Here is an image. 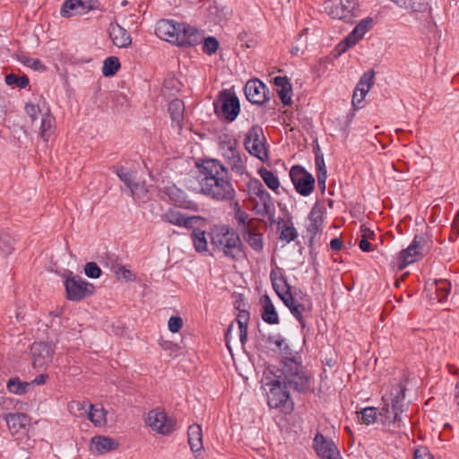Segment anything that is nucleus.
<instances>
[{
  "label": "nucleus",
  "mask_w": 459,
  "mask_h": 459,
  "mask_svg": "<svg viewBox=\"0 0 459 459\" xmlns=\"http://www.w3.org/2000/svg\"><path fill=\"white\" fill-rule=\"evenodd\" d=\"M344 53V39H342L338 45L335 47V48L332 51L329 56L325 57V59H321L320 63L322 62H328L330 60H333L341 56Z\"/></svg>",
  "instance_id": "nucleus-52"
},
{
  "label": "nucleus",
  "mask_w": 459,
  "mask_h": 459,
  "mask_svg": "<svg viewBox=\"0 0 459 459\" xmlns=\"http://www.w3.org/2000/svg\"><path fill=\"white\" fill-rule=\"evenodd\" d=\"M414 459H433L426 447L417 449L414 453Z\"/></svg>",
  "instance_id": "nucleus-58"
},
{
  "label": "nucleus",
  "mask_w": 459,
  "mask_h": 459,
  "mask_svg": "<svg viewBox=\"0 0 459 459\" xmlns=\"http://www.w3.org/2000/svg\"><path fill=\"white\" fill-rule=\"evenodd\" d=\"M106 414L107 411L105 409L100 405H90V411H89V420L95 425V426H102L106 423Z\"/></svg>",
  "instance_id": "nucleus-37"
},
{
  "label": "nucleus",
  "mask_w": 459,
  "mask_h": 459,
  "mask_svg": "<svg viewBox=\"0 0 459 459\" xmlns=\"http://www.w3.org/2000/svg\"><path fill=\"white\" fill-rule=\"evenodd\" d=\"M65 288L67 299L72 301H80L91 296L94 292L93 284L72 273L65 278Z\"/></svg>",
  "instance_id": "nucleus-7"
},
{
  "label": "nucleus",
  "mask_w": 459,
  "mask_h": 459,
  "mask_svg": "<svg viewBox=\"0 0 459 459\" xmlns=\"http://www.w3.org/2000/svg\"><path fill=\"white\" fill-rule=\"evenodd\" d=\"M359 247L361 251L363 252H370L373 250L372 244L367 240L361 238V239L359 241Z\"/></svg>",
  "instance_id": "nucleus-61"
},
{
  "label": "nucleus",
  "mask_w": 459,
  "mask_h": 459,
  "mask_svg": "<svg viewBox=\"0 0 459 459\" xmlns=\"http://www.w3.org/2000/svg\"><path fill=\"white\" fill-rule=\"evenodd\" d=\"M55 118L48 112L41 115L39 131L44 142H48L54 133Z\"/></svg>",
  "instance_id": "nucleus-30"
},
{
  "label": "nucleus",
  "mask_w": 459,
  "mask_h": 459,
  "mask_svg": "<svg viewBox=\"0 0 459 459\" xmlns=\"http://www.w3.org/2000/svg\"><path fill=\"white\" fill-rule=\"evenodd\" d=\"M279 97L283 105L288 106L291 104L292 88L289 80L285 76H276L273 79Z\"/></svg>",
  "instance_id": "nucleus-25"
},
{
  "label": "nucleus",
  "mask_w": 459,
  "mask_h": 459,
  "mask_svg": "<svg viewBox=\"0 0 459 459\" xmlns=\"http://www.w3.org/2000/svg\"><path fill=\"white\" fill-rule=\"evenodd\" d=\"M314 447L322 459H337L340 453L332 441L325 439L323 434L317 432L314 438Z\"/></svg>",
  "instance_id": "nucleus-16"
},
{
  "label": "nucleus",
  "mask_w": 459,
  "mask_h": 459,
  "mask_svg": "<svg viewBox=\"0 0 459 459\" xmlns=\"http://www.w3.org/2000/svg\"><path fill=\"white\" fill-rule=\"evenodd\" d=\"M323 7L325 13L332 19L342 20L344 17L342 0H325Z\"/></svg>",
  "instance_id": "nucleus-29"
},
{
  "label": "nucleus",
  "mask_w": 459,
  "mask_h": 459,
  "mask_svg": "<svg viewBox=\"0 0 459 459\" xmlns=\"http://www.w3.org/2000/svg\"><path fill=\"white\" fill-rule=\"evenodd\" d=\"M267 86L258 79L249 80L245 86V94L248 101L262 105L269 100Z\"/></svg>",
  "instance_id": "nucleus-14"
},
{
  "label": "nucleus",
  "mask_w": 459,
  "mask_h": 459,
  "mask_svg": "<svg viewBox=\"0 0 459 459\" xmlns=\"http://www.w3.org/2000/svg\"><path fill=\"white\" fill-rule=\"evenodd\" d=\"M93 449L98 454H105L118 447V442L112 437L100 436L91 439Z\"/></svg>",
  "instance_id": "nucleus-26"
},
{
  "label": "nucleus",
  "mask_w": 459,
  "mask_h": 459,
  "mask_svg": "<svg viewBox=\"0 0 459 459\" xmlns=\"http://www.w3.org/2000/svg\"><path fill=\"white\" fill-rule=\"evenodd\" d=\"M244 145L246 150L253 156L262 161L268 159V153L265 148V136L263 128L258 126H253L246 135Z\"/></svg>",
  "instance_id": "nucleus-6"
},
{
  "label": "nucleus",
  "mask_w": 459,
  "mask_h": 459,
  "mask_svg": "<svg viewBox=\"0 0 459 459\" xmlns=\"http://www.w3.org/2000/svg\"><path fill=\"white\" fill-rule=\"evenodd\" d=\"M210 235L212 244L228 258L238 261L245 256V246L239 234L230 226L222 225Z\"/></svg>",
  "instance_id": "nucleus-5"
},
{
  "label": "nucleus",
  "mask_w": 459,
  "mask_h": 459,
  "mask_svg": "<svg viewBox=\"0 0 459 459\" xmlns=\"http://www.w3.org/2000/svg\"><path fill=\"white\" fill-rule=\"evenodd\" d=\"M375 73L369 70L361 76L352 96V106L354 109L359 108V104L364 100L370 87L374 84Z\"/></svg>",
  "instance_id": "nucleus-15"
},
{
  "label": "nucleus",
  "mask_w": 459,
  "mask_h": 459,
  "mask_svg": "<svg viewBox=\"0 0 459 459\" xmlns=\"http://www.w3.org/2000/svg\"><path fill=\"white\" fill-rule=\"evenodd\" d=\"M170 198L175 202L176 205L179 207L191 208L192 202L186 200L185 194L178 188L171 191Z\"/></svg>",
  "instance_id": "nucleus-47"
},
{
  "label": "nucleus",
  "mask_w": 459,
  "mask_h": 459,
  "mask_svg": "<svg viewBox=\"0 0 459 459\" xmlns=\"http://www.w3.org/2000/svg\"><path fill=\"white\" fill-rule=\"evenodd\" d=\"M17 59L19 62L23 64L24 65L32 68L35 71H45L46 66L41 63L39 59H33L25 55L17 56Z\"/></svg>",
  "instance_id": "nucleus-44"
},
{
  "label": "nucleus",
  "mask_w": 459,
  "mask_h": 459,
  "mask_svg": "<svg viewBox=\"0 0 459 459\" xmlns=\"http://www.w3.org/2000/svg\"><path fill=\"white\" fill-rule=\"evenodd\" d=\"M29 78L26 75L18 77L14 74H9L5 76V83L7 85H16L20 89H25L29 85Z\"/></svg>",
  "instance_id": "nucleus-45"
},
{
  "label": "nucleus",
  "mask_w": 459,
  "mask_h": 459,
  "mask_svg": "<svg viewBox=\"0 0 459 459\" xmlns=\"http://www.w3.org/2000/svg\"><path fill=\"white\" fill-rule=\"evenodd\" d=\"M201 193L213 200L231 202L236 191L230 181L228 169L217 160H206L198 166Z\"/></svg>",
  "instance_id": "nucleus-2"
},
{
  "label": "nucleus",
  "mask_w": 459,
  "mask_h": 459,
  "mask_svg": "<svg viewBox=\"0 0 459 459\" xmlns=\"http://www.w3.org/2000/svg\"><path fill=\"white\" fill-rule=\"evenodd\" d=\"M28 384L22 383L18 377L10 378L7 383L9 392L15 394H23L27 392Z\"/></svg>",
  "instance_id": "nucleus-43"
},
{
  "label": "nucleus",
  "mask_w": 459,
  "mask_h": 459,
  "mask_svg": "<svg viewBox=\"0 0 459 459\" xmlns=\"http://www.w3.org/2000/svg\"><path fill=\"white\" fill-rule=\"evenodd\" d=\"M405 391L406 385L401 381L398 385L392 390L390 397L385 399L384 396L383 399L385 402L391 401L392 403L398 405V407L403 408V410H405L406 404L403 403L405 398Z\"/></svg>",
  "instance_id": "nucleus-33"
},
{
  "label": "nucleus",
  "mask_w": 459,
  "mask_h": 459,
  "mask_svg": "<svg viewBox=\"0 0 459 459\" xmlns=\"http://www.w3.org/2000/svg\"><path fill=\"white\" fill-rule=\"evenodd\" d=\"M117 174L120 180L124 182V184L131 189L132 193H134V189L138 186V184L134 182L135 177L134 173L130 170H125L123 168L117 170Z\"/></svg>",
  "instance_id": "nucleus-41"
},
{
  "label": "nucleus",
  "mask_w": 459,
  "mask_h": 459,
  "mask_svg": "<svg viewBox=\"0 0 459 459\" xmlns=\"http://www.w3.org/2000/svg\"><path fill=\"white\" fill-rule=\"evenodd\" d=\"M25 112L30 117L31 123L34 124L37 122L39 118V114L40 113V109L38 106L27 103L25 106Z\"/></svg>",
  "instance_id": "nucleus-53"
},
{
  "label": "nucleus",
  "mask_w": 459,
  "mask_h": 459,
  "mask_svg": "<svg viewBox=\"0 0 459 459\" xmlns=\"http://www.w3.org/2000/svg\"><path fill=\"white\" fill-rule=\"evenodd\" d=\"M403 411H404L403 408L398 407V405L392 403V406H390L389 403H385L382 407L378 415L380 417V420H381L382 424H384V425H387L390 423L396 424L401 420L400 414Z\"/></svg>",
  "instance_id": "nucleus-24"
},
{
  "label": "nucleus",
  "mask_w": 459,
  "mask_h": 459,
  "mask_svg": "<svg viewBox=\"0 0 459 459\" xmlns=\"http://www.w3.org/2000/svg\"><path fill=\"white\" fill-rule=\"evenodd\" d=\"M5 424L12 435L18 433L25 428L28 422V416L22 412L5 413L3 415Z\"/></svg>",
  "instance_id": "nucleus-21"
},
{
  "label": "nucleus",
  "mask_w": 459,
  "mask_h": 459,
  "mask_svg": "<svg viewBox=\"0 0 459 459\" xmlns=\"http://www.w3.org/2000/svg\"><path fill=\"white\" fill-rule=\"evenodd\" d=\"M187 436L189 446L192 452L195 454V457H198L204 448L201 427L197 424L189 426Z\"/></svg>",
  "instance_id": "nucleus-23"
},
{
  "label": "nucleus",
  "mask_w": 459,
  "mask_h": 459,
  "mask_svg": "<svg viewBox=\"0 0 459 459\" xmlns=\"http://www.w3.org/2000/svg\"><path fill=\"white\" fill-rule=\"evenodd\" d=\"M191 238L193 239L195 249L197 252H204L207 249V240L205 237V230H203L195 226L192 228Z\"/></svg>",
  "instance_id": "nucleus-36"
},
{
  "label": "nucleus",
  "mask_w": 459,
  "mask_h": 459,
  "mask_svg": "<svg viewBox=\"0 0 459 459\" xmlns=\"http://www.w3.org/2000/svg\"><path fill=\"white\" fill-rule=\"evenodd\" d=\"M84 273L89 278L97 279L101 275V269L94 262H89L84 265Z\"/></svg>",
  "instance_id": "nucleus-50"
},
{
  "label": "nucleus",
  "mask_w": 459,
  "mask_h": 459,
  "mask_svg": "<svg viewBox=\"0 0 459 459\" xmlns=\"http://www.w3.org/2000/svg\"><path fill=\"white\" fill-rule=\"evenodd\" d=\"M168 111L172 121L176 122L179 126L183 121L185 104L179 99H175L169 103Z\"/></svg>",
  "instance_id": "nucleus-32"
},
{
  "label": "nucleus",
  "mask_w": 459,
  "mask_h": 459,
  "mask_svg": "<svg viewBox=\"0 0 459 459\" xmlns=\"http://www.w3.org/2000/svg\"><path fill=\"white\" fill-rule=\"evenodd\" d=\"M120 68V63L117 56H109L104 60L102 74L108 77L117 74Z\"/></svg>",
  "instance_id": "nucleus-39"
},
{
  "label": "nucleus",
  "mask_w": 459,
  "mask_h": 459,
  "mask_svg": "<svg viewBox=\"0 0 459 459\" xmlns=\"http://www.w3.org/2000/svg\"><path fill=\"white\" fill-rule=\"evenodd\" d=\"M238 309V315L237 318L238 324L235 325L231 324L225 333L226 344H230L232 341L231 335L235 333L236 336L239 337L241 344H245L247 341V324L249 320V312L246 309H240L239 306L237 307Z\"/></svg>",
  "instance_id": "nucleus-11"
},
{
  "label": "nucleus",
  "mask_w": 459,
  "mask_h": 459,
  "mask_svg": "<svg viewBox=\"0 0 459 459\" xmlns=\"http://www.w3.org/2000/svg\"><path fill=\"white\" fill-rule=\"evenodd\" d=\"M256 348H258V346H235L236 351H242L247 355L249 360H252V358L254 357L253 351Z\"/></svg>",
  "instance_id": "nucleus-57"
},
{
  "label": "nucleus",
  "mask_w": 459,
  "mask_h": 459,
  "mask_svg": "<svg viewBox=\"0 0 459 459\" xmlns=\"http://www.w3.org/2000/svg\"><path fill=\"white\" fill-rule=\"evenodd\" d=\"M278 229L281 231L280 238L281 240L286 241L287 243H290V242L295 240L298 237V231L293 227V225H289L281 218H280V220L278 221Z\"/></svg>",
  "instance_id": "nucleus-34"
},
{
  "label": "nucleus",
  "mask_w": 459,
  "mask_h": 459,
  "mask_svg": "<svg viewBox=\"0 0 459 459\" xmlns=\"http://www.w3.org/2000/svg\"><path fill=\"white\" fill-rule=\"evenodd\" d=\"M281 300L286 307H289L291 314L300 322L302 323V314L301 311L304 309L303 305L298 303L292 297V294L287 295V297H281Z\"/></svg>",
  "instance_id": "nucleus-38"
},
{
  "label": "nucleus",
  "mask_w": 459,
  "mask_h": 459,
  "mask_svg": "<svg viewBox=\"0 0 459 459\" xmlns=\"http://www.w3.org/2000/svg\"><path fill=\"white\" fill-rule=\"evenodd\" d=\"M148 425L161 435H169L176 429V421L157 409L149 411L147 416Z\"/></svg>",
  "instance_id": "nucleus-10"
},
{
  "label": "nucleus",
  "mask_w": 459,
  "mask_h": 459,
  "mask_svg": "<svg viewBox=\"0 0 459 459\" xmlns=\"http://www.w3.org/2000/svg\"><path fill=\"white\" fill-rule=\"evenodd\" d=\"M263 302V312H262V318L263 320L271 325L278 324L279 323V316L276 312V309L271 301V299L268 295H264L262 298Z\"/></svg>",
  "instance_id": "nucleus-28"
},
{
  "label": "nucleus",
  "mask_w": 459,
  "mask_h": 459,
  "mask_svg": "<svg viewBox=\"0 0 459 459\" xmlns=\"http://www.w3.org/2000/svg\"><path fill=\"white\" fill-rule=\"evenodd\" d=\"M245 240L247 244L255 251H261L263 249V238L262 234L256 233L253 230V228L245 230L242 231Z\"/></svg>",
  "instance_id": "nucleus-35"
},
{
  "label": "nucleus",
  "mask_w": 459,
  "mask_h": 459,
  "mask_svg": "<svg viewBox=\"0 0 459 459\" xmlns=\"http://www.w3.org/2000/svg\"><path fill=\"white\" fill-rule=\"evenodd\" d=\"M350 214L352 218L361 221L364 219V212L361 206H355L350 211Z\"/></svg>",
  "instance_id": "nucleus-59"
},
{
  "label": "nucleus",
  "mask_w": 459,
  "mask_h": 459,
  "mask_svg": "<svg viewBox=\"0 0 459 459\" xmlns=\"http://www.w3.org/2000/svg\"><path fill=\"white\" fill-rule=\"evenodd\" d=\"M108 34L113 44L118 48H127L132 43L130 34L117 22H111L109 24Z\"/></svg>",
  "instance_id": "nucleus-19"
},
{
  "label": "nucleus",
  "mask_w": 459,
  "mask_h": 459,
  "mask_svg": "<svg viewBox=\"0 0 459 459\" xmlns=\"http://www.w3.org/2000/svg\"><path fill=\"white\" fill-rule=\"evenodd\" d=\"M343 246V242L340 238H335L331 240L330 247L333 250H340Z\"/></svg>",
  "instance_id": "nucleus-64"
},
{
  "label": "nucleus",
  "mask_w": 459,
  "mask_h": 459,
  "mask_svg": "<svg viewBox=\"0 0 459 459\" xmlns=\"http://www.w3.org/2000/svg\"><path fill=\"white\" fill-rule=\"evenodd\" d=\"M155 33L160 39L179 47H194L204 40L203 51L207 55L214 54L219 48L216 38L210 36L204 39L202 31L185 22L160 20L157 22Z\"/></svg>",
  "instance_id": "nucleus-1"
},
{
  "label": "nucleus",
  "mask_w": 459,
  "mask_h": 459,
  "mask_svg": "<svg viewBox=\"0 0 459 459\" xmlns=\"http://www.w3.org/2000/svg\"><path fill=\"white\" fill-rule=\"evenodd\" d=\"M54 352L53 346H30L33 367L41 368L47 366L51 362Z\"/></svg>",
  "instance_id": "nucleus-18"
},
{
  "label": "nucleus",
  "mask_w": 459,
  "mask_h": 459,
  "mask_svg": "<svg viewBox=\"0 0 459 459\" xmlns=\"http://www.w3.org/2000/svg\"><path fill=\"white\" fill-rule=\"evenodd\" d=\"M263 184L258 179H253L250 180L247 188H248V195H250V199H253V196H255V194H257L258 191H260V188H263Z\"/></svg>",
  "instance_id": "nucleus-55"
},
{
  "label": "nucleus",
  "mask_w": 459,
  "mask_h": 459,
  "mask_svg": "<svg viewBox=\"0 0 459 459\" xmlns=\"http://www.w3.org/2000/svg\"><path fill=\"white\" fill-rule=\"evenodd\" d=\"M307 30L308 29H304L299 35V39H297V45L294 46L290 50V53L292 55H298L299 52L304 53V51L306 50L307 47Z\"/></svg>",
  "instance_id": "nucleus-46"
},
{
  "label": "nucleus",
  "mask_w": 459,
  "mask_h": 459,
  "mask_svg": "<svg viewBox=\"0 0 459 459\" xmlns=\"http://www.w3.org/2000/svg\"><path fill=\"white\" fill-rule=\"evenodd\" d=\"M239 152L236 148L235 144H231L228 147L226 152H224L223 156L226 159L227 161L231 160V157L235 156L236 153H238Z\"/></svg>",
  "instance_id": "nucleus-60"
},
{
  "label": "nucleus",
  "mask_w": 459,
  "mask_h": 459,
  "mask_svg": "<svg viewBox=\"0 0 459 459\" xmlns=\"http://www.w3.org/2000/svg\"><path fill=\"white\" fill-rule=\"evenodd\" d=\"M231 170L237 174L242 175L245 171L244 162L240 157L239 152L236 153L235 156L231 157V160L227 161Z\"/></svg>",
  "instance_id": "nucleus-48"
},
{
  "label": "nucleus",
  "mask_w": 459,
  "mask_h": 459,
  "mask_svg": "<svg viewBox=\"0 0 459 459\" xmlns=\"http://www.w3.org/2000/svg\"><path fill=\"white\" fill-rule=\"evenodd\" d=\"M359 232H360V237L367 240H375L377 238L376 233L364 224L360 225Z\"/></svg>",
  "instance_id": "nucleus-56"
},
{
  "label": "nucleus",
  "mask_w": 459,
  "mask_h": 459,
  "mask_svg": "<svg viewBox=\"0 0 459 459\" xmlns=\"http://www.w3.org/2000/svg\"><path fill=\"white\" fill-rule=\"evenodd\" d=\"M168 326L170 332L178 333L183 326V320L180 316H171L169 319Z\"/></svg>",
  "instance_id": "nucleus-54"
},
{
  "label": "nucleus",
  "mask_w": 459,
  "mask_h": 459,
  "mask_svg": "<svg viewBox=\"0 0 459 459\" xmlns=\"http://www.w3.org/2000/svg\"><path fill=\"white\" fill-rule=\"evenodd\" d=\"M361 420L365 424L374 423L377 420V412L375 407H368L361 411Z\"/></svg>",
  "instance_id": "nucleus-49"
},
{
  "label": "nucleus",
  "mask_w": 459,
  "mask_h": 459,
  "mask_svg": "<svg viewBox=\"0 0 459 459\" xmlns=\"http://www.w3.org/2000/svg\"><path fill=\"white\" fill-rule=\"evenodd\" d=\"M373 22L372 18L368 17L360 21L359 24L346 36V50L356 45L370 29Z\"/></svg>",
  "instance_id": "nucleus-20"
},
{
  "label": "nucleus",
  "mask_w": 459,
  "mask_h": 459,
  "mask_svg": "<svg viewBox=\"0 0 459 459\" xmlns=\"http://www.w3.org/2000/svg\"><path fill=\"white\" fill-rule=\"evenodd\" d=\"M322 224L323 212L319 207L314 206L309 212L308 224L307 225V230L310 242L313 241V238L321 230Z\"/></svg>",
  "instance_id": "nucleus-22"
},
{
  "label": "nucleus",
  "mask_w": 459,
  "mask_h": 459,
  "mask_svg": "<svg viewBox=\"0 0 459 459\" xmlns=\"http://www.w3.org/2000/svg\"><path fill=\"white\" fill-rule=\"evenodd\" d=\"M214 109L218 116L222 115L227 121L232 122L240 111L239 100L235 94L222 91L217 102H214Z\"/></svg>",
  "instance_id": "nucleus-8"
},
{
  "label": "nucleus",
  "mask_w": 459,
  "mask_h": 459,
  "mask_svg": "<svg viewBox=\"0 0 459 459\" xmlns=\"http://www.w3.org/2000/svg\"><path fill=\"white\" fill-rule=\"evenodd\" d=\"M437 292L438 296V300L443 301L449 293L450 290V283L447 281H439L437 283Z\"/></svg>",
  "instance_id": "nucleus-51"
},
{
  "label": "nucleus",
  "mask_w": 459,
  "mask_h": 459,
  "mask_svg": "<svg viewBox=\"0 0 459 459\" xmlns=\"http://www.w3.org/2000/svg\"><path fill=\"white\" fill-rule=\"evenodd\" d=\"M261 383L268 386L267 403L270 408L293 410V403L290 400V393L283 380L275 371V366H268L264 371Z\"/></svg>",
  "instance_id": "nucleus-4"
},
{
  "label": "nucleus",
  "mask_w": 459,
  "mask_h": 459,
  "mask_svg": "<svg viewBox=\"0 0 459 459\" xmlns=\"http://www.w3.org/2000/svg\"><path fill=\"white\" fill-rule=\"evenodd\" d=\"M290 178L295 190L303 196L309 195L315 187V178L301 165H294L290 170Z\"/></svg>",
  "instance_id": "nucleus-9"
},
{
  "label": "nucleus",
  "mask_w": 459,
  "mask_h": 459,
  "mask_svg": "<svg viewBox=\"0 0 459 459\" xmlns=\"http://www.w3.org/2000/svg\"><path fill=\"white\" fill-rule=\"evenodd\" d=\"M234 217L238 222V229L240 230V232L252 228V222L254 219H250L247 212L242 210L236 213Z\"/></svg>",
  "instance_id": "nucleus-42"
},
{
  "label": "nucleus",
  "mask_w": 459,
  "mask_h": 459,
  "mask_svg": "<svg viewBox=\"0 0 459 459\" xmlns=\"http://www.w3.org/2000/svg\"><path fill=\"white\" fill-rule=\"evenodd\" d=\"M424 242L423 237L415 236L411 244L406 248L401 251L399 269L405 268L408 264L415 261L414 257L417 255H423V246L421 243Z\"/></svg>",
  "instance_id": "nucleus-17"
},
{
  "label": "nucleus",
  "mask_w": 459,
  "mask_h": 459,
  "mask_svg": "<svg viewBox=\"0 0 459 459\" xmlns=\"http://www.w3.org/2000/svg\"><path fill=\"white\" fill-rule=\"evenodd\" d=\"M280 350V368L275 367V371L285 383V385L292 388L299 394H306L311 389V380L307 370L302 366V358L299 351H293L290 346H277Z\"/></svg>",
  "instance_id": "nucleus-3"
},
{
  "label": "nucleus",
  "mask_w": 459,
  "mask_h": 459,
  "mask_svg": "<svg viewBox=\"0 0 459 459\" xmlns=\"http://www.w3.org/2000/svg\"><path fill=\"white\" fill-rule=\"evenodd\" d=\"M270 278L272 281L273 288L281 299V297L285 298L287 295L291 294L290 286L284 276L280 275L278 277L275 271L273 270L270 273Z\"/></svg>",
  "instance_id": "nucleus-27"
},
{
  "label": "nucleus",
  "mask_w": 459,
  "mask_h": 459,
  "mask_svg": "<svg viewBox=\"0 0 459 459\" xmlns=\"http://www.w3.org/2000/svg\"><path fill=\"white\" fill-rule=\"evenodd\" d=\"M259 202L262 204V207H255V213L261 216H268L271 223H273L274 221V205L270 194H264L263 196L259 197Z\"/></svg>",
  "instance_id": "nucleus-31"
},
{
  "label": "nucleus",
  "mask_w": 459,
  "mask_h": 459,
  "mask_svg": "<svg viewBox=\"0 0 459 459\" xmlns=\"http://www.w3.org/2000/svg\"><path fill=\"white\" fill-rule=\"evenodd\" d=\"M163 221L172 225L191 229L195 225H204L207 221L201 216H186L180 212L169 210L162 215Z\"/></svg>",
  "instance_id": "nucleus-13"
},
{
  "label": "nucleus",
  "mask_w": 459,
  "mask_h": 459,
  "mask_svg": "<svg viewBox=\"0 0 459 459\" xmlns=\"http://www.w3.org/2000/svg\"><path fill=\"white\" fill-rule=\"evenodd\" d=\"M259 175L269 188L273 191H276L279 188V179L271 170L261 169L259 170Z\"/></svg>",
  "instance_id": "nucleus-40"
},
{
  "label": "nucleus",
  "mask_w": 459,
  "mask_h": 459,
  "mask_svg": "<svg viewBox=\"0 0 459 459\" xmlns=\"http://www.w3.org/2000/svg\"><path fill=\"white\" fill-rule=\"evenodd\" d=\"M316 165L318 172H326L323 155L318 153L316 154Z\"/></svg>",
  "instance_id": "nucleus-62"
},
{
  "label": "nucleus",
  "mask_w": 459,
  "mask_h": 459,
  "mask_svg": "<svg viewBox=\"0 0 459 459\" xmlns=\"http://www.w3.org/2000/svg\"><path fill=\"white\" fill-rule=\"evenodd\" d=\"M116 273L117 276L121 275L126 280H130L132 276L131 271L126 269L124 266L119 267Z\"/></svg>",
  "instance_id": "nucleus-63"
},
{
  "label": "nucleus",
  "mask_w": 459,
  "mask_h": 459,
  "mask_svg": "<svg viewBox=\"0 0 459 459\" xmlns=\"http://www.w3.org/2000/svg\"><path fill=\"white\" fill-rule=\"evenodd\" d=\"M99 8V0H65L60 13L64 17L82 15Z\"/></svg>",
  "instance_id": "nucleus-12"
}]
</instances>
